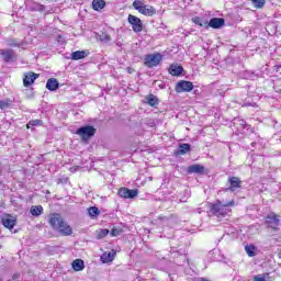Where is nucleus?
<instances>
[{
	"instance_id": "f257e3e1",
	"label": "nucleus",
	"mask_w": 281,
	"mask_h": 281,
	"mask_svg": "<svg viewBox=\"0 0 281 281\" xmlns=\"http://www.w3.org/2000/svg\"><path fill=\"white\" fill-rule=\"evenodd\" d=\"M49 225L61 236H71V234H74V228H71L58 213L50 215Z\"/></svg>"
},
{
	"instance_id": "f03ea898",
	"label": "nucleus",
	"mask_w": 281,
	"mask_h": 281,
	"mask_svg": "<svg viewBox=\"0 0 281 281\" xmlns=\"http://www.w3.org/2000/svg\"><path fill=\"white\" fill-rule=\"evenodd\" d=\"M234 200L223 203L222 201H216V203L211 205V214L216 216L217 218H225L232 210L229 207H234Z\"/></svg>"
},
{
	"instance_id": "7ed1b4c3",
	"label": "nucleus",
	"mask_w": 281,
	"mask_h": 281,
	"mask_svg": "<svg viewBox=\"0 0 281 281\" xmlns=\"http://www.w3.org/2000/svg\"><path fill=\"white\" fill-rule=\"evenodd\" d=\"M132 5L140 14H144L145 16H154V14H157V10H155L153 5H146L144 4V2L139 0H135Z\"/></svg>"
},
{
	"instance_id": "20e7f679",
	"label": "nucleus",
	"mask_w": 281,
	"mask_h": 281,
	"mask_svg": "<svg viewBox=\"0 0 281 281\" xmlns=\"http://www.w3.org/2000/svg\"><path fill=\"white\" fill-rule=\"evenodd\" d=\"M161 60H164V55L160 53L148 54L145 56L144 65L145 67H148V69H153V67H158Z\"/></svg>"
},
{
	"instance_id": "39448f33",
	"label": "nucleus",
	"mask_w": 281,
	"mask_h": 281,
	"mask_svg": "<svg viewBox=\"0 0 281 281\" xmlns=\"http://www.w3.org/2000/svg\"><path fill=\"white\" fill-rule=\"evenodd\" d=\"M76 135H79L83 142H87L95 135V127L91 125L81 126L77 130Z\"/></svg>"
},
{
	"instance_id": "423d86ee",
	"label": "nucleus",
	"mask_w": 281,
	"mask_h": 281,
	"mask_svg": "<svg viewBox=\"0 0 281 281\" xmlns=\"http://www.w3.org/2000/svg\"><path fill=\"white\" fill-rule=\"evenodd\" d=\"M194 89L192 81L180 80L176 85V93H188Z\"/></svg>"
},
{
	"instance_id": "0eeeda50",
	"label": "nucleus",
	"mask_w": 281,
	"mask_h": 281,
	"mask_svg": "<svg viewBox=\"0 0 281 281\" xmlns=\"http://www.w3.org/2000/svg\"><path fill=\"white\" fill-rule=\"evenodd\" d=\"M127 22L130 25H132V30L136 33H139L144 30V23H142V20L133 14L127 16Z\"/></svg>"
},
{
	"instance_id": "6e6552de",
	"label": "nucleus",
	"mask_w": 281,
	"mask_h": 281,
	"mask_svg": "<svg viewBox=\"0 0 281 281\" xmlns=\"http://www.w3.org/2000/svg\"><path fill=\"white\" fill-rule=\"evenodd\" d=\"M228 183L229 186L225 189V192H236L243 186V181L238 177H229Z\"/></svg>"
},
{
	"instance_id": "1a4fd4ad",
	"label": "nucleus",
	"mask_w": 281,
	"mask_h": 281,
	"mask_svg": "<svg viewBox=\"0 0 281 281\" xmlns=\"http://www.w3.org/2000/svg\"><path fill=\"white\" fill-rule=\"evenodd\" d=\"M137 194H139L137 189L121 188L119 190V196H121V199H135Z\"/></svg>"
},
{
	"instance_id": "9d476101",
	"label": "nucleus",
	"mask_w": 281,
	"mask_h": 281,
	"mask_svg": "<svg viewBox=\"0 0 281 281\" xmlns=\"http://www.w3.org/2000/svg\"><path fill=\"white\" fill-rule=\"evenodd\" d=\"M266 225L271 229H278V227H280V218H278L276 214L268 215L266 218Z\"/></svg>"
},
{
	"instance_id": "9b49d317",
	"label": "nucleus",
	"mask_w": 281,
	"mask_h": 281,
	"mask_svg": "<svg viewBox=\"0 0 281 281\" xmlns=\"http://www.w3.org/2000/svg\"><path fill=\"white\" fill-rule=\"evenodd\" d=\"M188 175H204L205 167L203 165H191L187 169Z\"/></svg>"
},
{
	"instance_id": "f8f14e48",
	"label": "nucleus",
	"mask_w": 281,
	"mask_h": 281,
	"mask_svg": "<svg viewBox=\"0 0 281 281\" xmlns=\"http://www.w3.org/2000/svg\"><path fill=\"white\" fill-rule=\"evenodd\" d=\"M0 56L4 63H14V50L13 49H0Z\"/></svg>"
},
{
	"instance_id": "ddd939ff",
	"label": "nucleus",
	"mask_w": 281,
	"mask_h": 281,
	"mask_svg": "<svg viewBox=\"0 0 281 281\" xmlns=\"http://www.w3.org/2000/svg\"><path fill=\"white\" fill-rule=\"evenodd\" d=\"M225 25V19L223 18H212L209 22V26L213 30H221Z\"/></svg>"
},
{
	"instance_id": "4468645a",
	"label": "nucleus",
	"mask_w": 281,
	"mask_h": 281,
	"mask_svg": "<svg viewBox=\"0 0 281 281\" xmlns=\"http://www.w3.org/2000/svg\"><path fill=\"white\" fill-rule=\"evenodd\" d=\"M38 78V74L35 72H27L24 75L23 85L24 87H31V85H34V81Z\"/></svg>"
},
{
	"instance_id": "2eb2a0df",
	"label": "nucleus",
	"mask_w": 281,
	"mask_h": 281,
	"mask_svg": "<svg viewBox=\"0 0 281 281\" xmlns=\"http://www.w3.org/2000/svg\"><path fill=\"white\" fill-rule=\"evenodd\" d=\"M2 225L3 227H7V229H14V225H16V220L11 215H7L5 217H2Z\"/></svg>"
},
{
	"instance_id": "dca6fc26",
	"label": "nucleus",
	"mask_w": 281,
	"mask_h": 281,
	"mask_svg": "<svg viewBox=\"0 0 281 281\" xmlns=\"http://www.w3.org/2000/svg\"><path fill=\"white\" fill-rule=\"evenodd\" d=\"M59 87H60V83L56 78H50L46 82V89H48V91H57Z\"/></svg>"
},
{
	"instance_id": "f3484780",
	"label": "nucleus",
	"mask_w": 281,
	"mask_h": 281,
	"mask_svg": "<svg viewBox=\"0 0 281 281\" xmlns=\"http://www.w3.org/2000/svg\"><path fill=\"white\" fill-rule=\"evenodd\" d=\"M105 5H106V2L104 0L92 1V9L95 10V12H100L101 10H104Z\"/></svg>"
},
{
	"instance_id": "a211bd4d",
	"label": "nucleus",
	"mask_w": 281,
	"mask_h": 281,
	"mask_svg": "<svg viewBox=\"0 0 281 281\" xmlns=\"http://www.w3.org/2000/svg\"><path fill=\"white\" fill-rule=\"evenodd\" d=\"M169 74L171 76H181L183 74V66L171 65L169 67Z\"/></svg>"
},
{
	"instance_id": "6ab92c4d",
	"label": "nucleus",
	"mask_w": 281,
	"mask_h": 281,
	"mask_svg": "<svg viewBox=\"0 0 281 281\" xmlns=\"http://www.w3.org/2000/svg\"><path fill=\"white\" fill-rule=\"evenodd\" d=\"M115 259V251L112 250V252H104L101 256V262L106 263V262H113Z\"/></svg>"
},
{
	"instance_id": "aec40b11",
	"label": "nucleus",
	"mask_w": 281,
	"mask_h": 281,
	"mask_svg": "<svg viewBox=\"0 0 281 281\" xmlns=\"http://www.w3.org/2000/svg\"><path fill=\"white\" fill-rule=\"evenodd\" d=\"M190 150H191L190 144L182 143L179 145L177 153H178V155H188V153H190Z\"/></svg>"
},
{
	"instance_id": "412c9836",
	"label": "nucleus",
	"mask_w": 281,
	"mask_h": 281,
	"mask_svg": "<svg viewBox=\"0 0 281 281\" xmlns=\"http://www.w3.org/2000/svg\"><path fill=\"white\" fill-rule=\"evenodd\" d=\"M74 271H83L85 270V261L82 259H75L72 261Z\"/></svg>"
},
{
	"instance_id": "4be33fe9",
	"label": "nucleus",
	"mask_w": 281,
	"mask_h": 281,
	"mask_svg": "<svg viewBox=\"0 0 281 281\" xmlns=\"http://www.w3.org/2000/svg\"><path fill=\"white\" fill-rule=\"evenodd\" d=\"M145 100L149 106H157L159 104V99L155 94L147 95Z\"/></svg>"
},
{
	"instance_id": "5701e85b",
	"label": "nucleus",
	"mask_w": 281,
	"mask_h": 281,
	"mask_svg": "<svg viewBox=\"0 0 281 281\" xmlns=\"http://www.w3.org/2000/svg\"><path fill=\"white\" fill-rule=\"evenodd\" d=\"M72 60H82V58H87V52L77 50L71 54Z\"/></svg>"
},
{
	"instance_id": "b1692460",
	"label": "nucleus",
	"mask_w": 281,
	"mask_h": 281,
	"mask_svg": "<svg viewBox=\"0 0 281 281\" xmlns=\"http://www.w3.org/2000/svg\"><path fill=\"white\" fill-rule=\"evenodd\" d=\"M106 236H109V229L106 228H100L95 232L97 240H102V238H106Z\"/></svg>"
},
{
	"instance_id": "393cba45",
	"label": "nucleus",
	"mask_w": 281,
	"mask_h": 281,
	"mask_svg": "<svg viewBox=\"0 0 281 281\" xmlns=\"http://www.w3.org/2000/svg\"><path fill=\"white\" fill-rule=\"evenodd\" d=\"M30 213L32 214V216H41V214H43V206L42 205L32 206Z\"/></svg>"
},
{
	"instance_id": "a878e982",
	"label": "nucleus",
	"mask_w": 281,
	"mask_h": 281,
	"mask_svg": "<svg viewBox=\"0 0 281 281\" xmlns=\"http://www.w3.org/2000/svg\"><path fill=\"white\" fill-rule=\"evenodd\" d=\"M88 214L91 218H95L97 216H100V210L98 206H91L88 209Z\"/></svg>"
},
{
	"instance_id": "bb28decb",
	"label": "nucleus",
	"mask_w": 281,
	"mask_h": 281,
	"mask_svg": "<svg viewBox=\"0 0 281 281\" xmlns=\"http://www.w3.org/2000/svg\"><path fill=\"white\" fill-rule=\"evenodd\" d=\"M7 45L9 47H21V45H23V42H21L19 40H8Z\"/></svg>"
},
{
	"instance_id": "cd10ccee",
	"label": "nucleus",
	"mask_w": 281,
	"mask_h": 281,
	"mask_svg": "<svg viewBox=\"0 0 281 281\" xmlns=\"http://www.w3.org/2000/svg\"><path fill=\"white\" fill-rule=\"evenodd\" d=\"M10 106H12V100L5 99V100L0 101V109L2 111L5 109H10Z\"/></svg>"
},
{
	"instance_id": "c85d7f7f",
	"label": "nucleus",
	"mask_w": 281,
	"mask_h": 281,
	"mask_svg": "<svg viewBox=\"0 0 281 281\" xmlns=\"http://www.w3.org/2000/svg\"><path fill=\"white\" fill-rule=\"evenodd\" d=\"M245 250H246V254H248V256L250 258H254V256H256V247L254 245L246 246Z\"/></svg>"
},
{
	"instance_id": "c756f323",
	"label": "nucleus",
	"mask_w": 281,
	"mask_h": 281,
	"mask_svg": "<svg viewBox=\"0 0 281 281\" xmlns=\"http://www.w3.org/2000/svg\"><path fill=\"white\" fill-rule=\"evenodd\" d=\"M99 38L102 43H110L111 41V35L106 34V33H102L101 35H99Z\"/></svg>"
},
{
	"instance_id": "7c9ffc66",
	"label": "nucleus",
	"mask_w": 281,
	"mask_h": 281,
	"mask_svg": "<svg viewBox=\"0 0 281 281\" xmlns=\"http://www.w3.org/2000/svg\"><path fill=\"white\" fill-rule=\"evenodd\" d=\"M255 8H265V0H251Z\"/></svg>"
},
{
	"instance_id": "2f4dec72",
	"label": "nucleus",
	"mask_w": 281,
	"mask_h": 281,
	"mask_svg": "<svg viewBox=\"0 0 281 281\" xmlns=\"http://www.w3.org/2000/svg\"><path fill=\"white\" fill-rule=\"evenodd\" d=\"M42 124H43V121L33 120V121H30L29 126H41Z\"/></svg>"
},
{
	"instance_id": "473e14b6",
	"label": "nucleus",
	"mask_w": 281,
	"mask_h": 281,
	"mask_svg": "<svg viewBox=\"0 0 281 281\" xmlns=\"http://www.w3.org/2000/svg\"><path fill=\"white\" fill-rule=\"evenodd\" d=\"M121 234H122V231L119 228H112V231L110 232V235L112 237L120 236Z\"/></svg>"
},
{
	"instance_id": "72a5a7b5",
	"label": "nucleus",
	"mask_w": 281,
	"mask_h": 281,
	"mask_svg": "<svg viewBox=\"0 0 281 281\" xmlns=\"http://www.w3.org/2000/svg\"><path fill=\"white\" fill-rule=\"evenodd\" d=\"M192 22H193L195 25H199L200 27H203V22H201V18H193V19H192Z\"/></svg>"
},
{
	"instance_id": "f704fd0d",
	"label": "nucleus",
	"mask_w": 281,
	"mask_h": 281,
	"mask_svg": "<svg viewBox=\"0 0 281 281\" xmlns=\"http://www.w3.org/2000/svg\"><path fill=\"white\" fill-rule=\"evenodd\" d=\"M12 280H19V274H13Z\"/></svg>"
}]
</instances>
